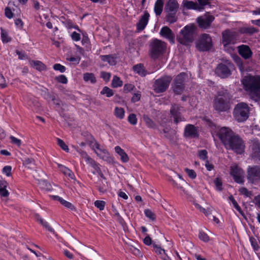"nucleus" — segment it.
Here are the masks:
<instances>
[{"mask_svg":"<svg viewBox=\"0 0 260 260\" xmlns=\"http://www.w3.org/2000/svg\"><path fill=\"white\" fill-rule=\"evenodd\" d=\"M217 135L227 149H231L239 154L244 152V141L231 128L222 127L218 131Z\"/></svg>","mask_w":260,"mask_h":260,"instance_id":"1","label":"nucleus"},{"mask_svg":"<svg viewBox=\"0 0 260 260\" xmlns=\"http://www.w3.org/2000/svg\"><path fill=\"white\" fill-rule=\"evenodd\" d=\"M243 84L255 101L260 99V76L248 75L243 79Z\"/></svg>","mask_w":260,"mask_h":260,"instance_id":"2","label":"nucleus"},{"mask_svg":"<svg viewBox=\"0 0 260 260\" xmlns=\"http://www.w3.org/2000/svg\"><path fill=\"white\" fill-rule=\"evenodd\" d=\"M232 95L227 90H222L217 92L213 101V107L216 111L224 112L231 108L232 103Z\"/></svg>","mask_w":260,"mask_h":260,"instance_id":"3","label":"nucleus"},{"mask_svg":"<svg viewBox=\"0 0 260 260\" xmlns=\"http://www.w3.org/2000/svg\"><path fill=\"white\" fill-rule=\"evenodd\" d=\"M167 48V43L160 40H152L149 45V55L154 60L162 57L166 53Z\"/></svg>","mask_w":260,"mask_h":260,"instance_id":"4","label":"nucleus"},{"mask_svg":"<svg viewBox=\"0 0 260 260\" xmlns=\"http://www.w3.org/2000/svg\"><path fill=\"white\" fill-rule=\"evenodd\" d=\"M179 8V4L177 0H168L165 7L166 13L165 19L169 23H174L177 21V12Z\"/></svg>","mask_w":260,"mask_h":260,"instance_id":"5","label":"nucleus"},{"mask_svg":"<svg viewBox=\"0 0 260 260\" xmlns=\"http://www.w3.org/2000/svg\"><path fill=\"white\" fill-rule=\"evenodd\" d=\"M196 27L192 25H186L177 36V41L181 44L187 45L194 40Z\"/></svg>","mask_w":260,"mask_h":260,"instance_id":"6","label":"nucleus"},{"mask_svg":"<svg viewBox=\"0 0 260 260\" xmlns=\"http://www.w3.org/2000/svg\"><path fill=\"white\" fill-rule=\"evenodd\" d=\"M249 107L245 103L237 104L233 111V116L235 119L239 122L246 121L249 117Z\"/></svg>","mask_w":260,"mask_h":260,"instance_id":"7","label":"nucleus"},{"mask_svg":"<svg viewBox=\"0 0 260 260\" xmlns=\"http://www.w3.org/2000/svg\"><path fill=\"white\" fill-rule=\"evenodd\" d=\"M196 47L200 52H207L213 47L212 40L209 34H202L196 41Z\"/></svg>","mask_w":260,"mask_h":260,"instance_id":"8","label":"nucleus"},{"mask_svg":"<svg viewBox=\"0 0 260 260\" xmlns=\"http://www.w3.org/2000/svg\"><path fill=\"white\" fill-rule=\"evenodd\" d=\"M234 68L233 63L229 60L219 63L215 70V74L221 78H226L232 74V69Z\"/></svg>","mask_w":260,"mask_h":260,"instance_id":"9","label":"nucleus"},{"mask_svg":"<svg viewBox=\"0 0 260 260\" xmlns=\"http://www.w3.org/2000/svg\"><path fill=\"white\" fill-rule=\"evenodd\" d=\"M172 80L170 76H163L156 79L153 85V90L157 93H162L167 90Z\"/></svg>","mask_w":260,"mask_h":260,"instance_id":"10","label":"nucleus"},{"mask_svg":"<svg viewBox=\"0 0 260 260\" xmlns=\"http://www.w3.org/2000/svg\"><path fill=\"white\" fill-rule=\"evenodd\" d=\"M183 108L176 104H172L170 108L171 117L173 118L174 123L177 125L179 122L186 121L185 118L182 115Z\"/></svg>","mask_w":260,"mask_h":260,"instance_id":"11","label":"nucleus"},{"mask_svg":"<svg viewBox=\"0 0 260 260\" xmlns=\"http://www.w3.org/2000/svg\"><path fill=\"white\" fill-rule=\"evenodd\" d=\"M185 74L181 73L178 75L174 79L173 85L174 92L177 94H180L184 89V80Z\"/></svg>","mask_w":260,"mask_h":260,"instance_id":"12","label":"nucleus"},{"mask_svg":"<svg viewBox=\"0 0 260 260\" xmlns=\"http://www.w3.org/2000/svg\"><path fill=\"white\" fill-rule=\"evenodd\" d=\"M214 17L208 12L204 15L199 17L197 19V21L199 26L201 28L206 29L210 27L211 24L214 21Z\"/></svg>","mask_w":260,"mask_h":260,"instance_id":"13","label":"nucleus"},{"mask_svg":"<svg viewBox=\"0 0 260 260\" xmlns=\"http://www.w3.org/2000/svg\"><path fill=\"white\" fill-rule=\"evenodd\" d=\"M250 148L251 149V158L260 163V142L257 139H253L250 141Z\"/></svg>","mask_w":260,"mask_h":260,"instance_id":"14","label":"nucleus"},{"mask_svg":"<svg viewBox=\"0 0 260 260\" xmlns=\"http://www.w3.org/2000/svg\"><path fill=\"white\" fill-rule=\"evenodd\" d=\"M91 140L90 144L92 145L95 153L102 159L107 160L109 156V154L106 149H102L100 148V145L96 142L92 136L90 135Z\"/></svg>","mask_w":260,"mask_h":260,"instance_id":"15","label":"nucleus"},{"mask_svg":"<svg viewBox=\"0 0 260 260\" xmlns=\"http://www.w3.org/2000/svg\"><path fill=\"white\" fill-rule=\"evenodd\" d=\"M247 179L251 183L260 180V167L249 166L247 169Z\"/></svg>","mask_w":260,"mask_h":260,"instance_id":"16","label":"nucleus"},{"mask_svg":"<svg viewBox=\"0 0 260 260\" xmlns=\"http://www.w3.org/2000/svg\"><path fill=\"white\" fill-rule=\"evenodd\" d=\"M230 174L237 183L242 184L244 182V172L241 168L236 165L232 166Z\"/></svg>","mask_w":260,"mask_h":260,"instance_id":"17","label":"nucleus"},{"mask_svg":"<svg viewBox=\"0 0 260 260\" xmlns=\"http://www.w3.org/2000/svg\"><path fill=\"white\" fill-rule=\"evenodd\" d=\"M222 43L224 46H226L231 43H234L236 38V32L226 29L222 32Z\"/></svg>","mask_w":260,"mask_h":260,"instance_id":"18","label":"nucleus"},{"mask_svg":"<svg viewBox=\"0 0 260 260\" xmlns=\"http://www.w3.org/2000/svg\"><path fill=\"white\" fill-rule=\"evenodd\" d=\"M199 136L197 127L192 124H187L184 128V136L185 138H196Z\"/></svg>","mask_w":260,"mask_h":260,"instance_id":"19","label":"nucleus"},{"mask_svg":"<svg viewBox=\"0 0 260 260\" xmlns=\"http://www.w3.org/2000/svg\"><path fill=\"white\" fill-rule=\"evenodd\" d=\"M159 34L161 37L168 39L171 43H174L175 35L169 27H162L160 29Z\"/></svg>","mask_w":260,"mask_h":260,"instance_id":"20","label":"nucleus"},{"mask_svg":"<svg viewBox=\"0 0 260 260\" xmlns=\"http://www.w3.org/2000/svg\"><path fill=\"white\" fill-rule=\"evenodd\" d=\"M77 151L80 154L81 157L82 158H84L86 162L89 164L93 168H94L95 170L99 169L98 165L93 159H92L87 155L85 151L79 148L77 149Z\"/></svg>","mask_w":260,"mask_h":260,"instance_id":"21","label":"nucleus"},{"mask_svg":"<svg viewBox=\"0 0 260 260\" xmlns=\"http://www.w3.org/2000/svg\"><path fill=\"white\" fill-rule=\"evenodd\" d=\"M238 48L239 54L244 59H249L251 57L252 52L248 46L242 45L239 46Z\"/></svg>","mask_w":260,"mask_h":260,"instance_id":"22","label":"nucleus"},{"mask_svg":"<svg viewBox=\"0 0 260 260\" xmlns=\"http://www.w3.org/2000/svg\"><path fill=\"white\" fill-rule=\"evenodd\" d=\"M170 181L172 182L174 187L182 190L185 194H188L187 191L185 190L184 188V186L187 185V183L183 179L177 180L170 179Z\"/></svg>","mask_w":260,"mask_h":260,"instance_id":"23","label":"nucleus"},{"mask_svg":"<svg viewBox=\"0 0 260 260\" xmlns=\"http://www.w3.org/2000/svg\"><path fill=\"white\" fill-rule=\"evenodd\" d=\"M149 17V14L145 11L144 15L141 16L139 22L137 23V28L139 30H142L144 29L147 23Z\"/></svg>","mask_w":260,"mask_h":260,"instance_id":"24","label":"nucleus"},{"mask_svg":"<svg viewBox=\"0 0 260 260\" xmlns=\"http://www.w3.org/2000/svg\"><path fill=\"white\" fill-rule=\"evenodd\" d=\"M153 247L156 253L160 256V257L164 260H171V259L166 253L165 250L162 249L155 244H153Z\"/></svg>","mask_w":260,"mask_h":260,"instance_id":"25","label":"nucleus"},{"mask_svg":"<svg viewBox=\"0 0 260 260\" xmlns=\"http://www.w3.org/2000/svg\"><path fill=\"white\" fill-rule=\"evenodd\" d=\"M115 151L120 156V159L122 162H126L128 161L129 157L127 154L120 146H116L115 147Z\"/></svg>","mask_w":260,"mask_h":260,"instance_id":"26","label":"nucleus"},{"mask_svg":"<svg viewBox=\"0 0 260 260\" xmlns=\"http://www.w3.org/2000/svg\"><path fill=\"white\" fill-rule=\"evenodd\" d=\"M134 71L142 77H144L147 74V71L145 69L144 65L142 63L137 64L133 67Z\"/></svg>","mask_w":260,"mask_h":260,"instance_id":"27","label":"nucleus"},{"mask_svg":"<svg viewBox=\"0 0 260 260\" xmlns=\"http://www.w3.org/2000/svg\"><path fill=\"white\" fill-rule=\"evenodd\" d=\"M164 2V0H156L155 3L154 10L157 16H159L162 12Z\"/></svg>","mask_w":260,"mask_h":260,"instance_id":"28","label":"nucleus"},{"mask_svg":"<svg viewBox=\"0 0 260 260\" xmlns=\"http://www.w3.org/2000/svg\"><path fill=\"white\" fill-rule=\"evenodd\" d=\"M58 168L59 169V170L66 176H68L71 179H74V174L72 172L71 170H70L68 168L66 167L65 166L58 164Z\"/></svg>","mask_w":260,"mask_h":260,"instance_id":"29","label":"nucleus"},{"mask_svg":"<svg viewBox=\"0 0 260 260\" xmlns=\"http://www.w3.org/2000/svg\"><path fill=\"white\" fill-rule=\"evenodd\" d=\"M182 5L183 7H186L187 9H193L200 11L198 4L197 3H194L192 1L183 0Z\"/></svg>","mask_w":260,"mask_h":260,"instance_id":"30","label":"nucleus"},{"mask_svg":"<svg viewBox=\"0 0 260 260\" xmlns=\"http://www.w3.org/2000/svg\"><path fill=\"white\" fill-rule=\"evenodd\" d=\"M30 65L34 68H36V70L42 71L46 70V66L41 61L39 60H31L30 61Z\"/></svg>","mask_w":260,"mask_h":260,"instance_id":"31","label":"nucleus"},{"mask_svg":"<svg viewBox=\"0 0 260 260\" xmlns=\"http://www.w3.org/2000/svg\"><path fill=\"white\" fill-rule=\"evenodd\" d=\"M240 31L242 34L252 35L258 31V29L254 27H243L240 28Z\"/></svg>","mask_w":260,"mask_h":260,"instance_id":"32","label":"nucleus"},{"mask_svg":"<svg viewBox=\"0 0 260 260\" xmlns=\"http://www.w3.org/2000/svg\"><path fill=\"white\" fill-rule=\"evenodd\" d=\"M101 58L103 61L108 62L110 65L113 66L116 63L115 58L111 55H101Z\"/></svg>","mask_w":260,"mask_h":260,"instance_id":"33","label":"nucleus"},{"mask_svg":"<svg viewBox=\"0 0 260 260\" xmlns=\"http://www.w3.org/2000/svg\"><path fill=\"white\" fill-rule=\"evenodd\" d=\"M143 119L145 122L146 125L149 127L152 128H155L156 127V124L153 122V121L150 118V117L147 115H143Z\"/></svg>","mask_w":260,"mask_h":260,"instance_id":"34","label":"nucleus"},{"mask_svg":"<svg viewBox=\"0 0 260 260\" xmlns=\"http://www.w3.org/2000/svg\"><path fill=\"white\" fill-rule=\"evenodd\" d=\"M114 113L115 116L120 119H122L124 117L125 111L122 108L115 107Z\"/></svg>","mask_w":260,"mask_h":260,"instance_id":"35","label":"nucleus"},{"mask_svg":"<svg viewBox=\"0 0 260 260\" xmlns=\"http://www.w3.org/2000/svg\"><path fill=\"white\" fill-rule=\"evenodd\" d=\"M83 79L85 81H90L91 83H95L96 81L94 75L93 73H86L83 75Z\"/></svg>","mask_w":260,"mask_h":260,"instance_id":"36","label":"nucleus"},{"mask_svg":"<svg viewBox=\"0 0 260 260\" xmlns=\"http://www.w3.org/2000/svg\"><path fill=\"white\" fill-rule=\"evenodd\" d=\"M100 93L102 95H106L107 98L111 97L114 94L113 90L107 86L104 87Z\"/></svg>","mask_w":260,"mask_h":260,"instance_id":"37","label":"nucleus"},{"mask_svg":"<svg viewBox=\"0 0 260 260\" xmlns=\"http://www.w3.org/2000/svg\"><path fill=\"white\" fill-rule=\"evenodd\" d=\"M229 200L232 202L233 206L234 207L238 210L239 213L244 217L245 215L243 211L242 210L241 207L239 206L237 201L235 200L233 196L232 195L229 197Z\"/></svg>","mask_w":260,"mask_h":260,"instance_id":"38","label":"nucleus"},{"mask_svg":"<svg viewBox=\"0 0 260 260\" xmlns=\"http://www.w3.org/2000/svg\"><path fill=\"white\" fill-rule=\"evenodd\" d=\"M112 86L114 88H117L118 87H121L122 85V81L120 79V78L115 76L113 77V79L111 83Z\"/></svg>","mask_w":260,"mask_h":260,"instance_id":"39","label":"nucleus"},{"mask_svg":"<svg viewBox=\"0 0 260 260\" xmlns=\"http://www.w3.org/2000/svg\"><path fill=\"white\" fill-rule=\"evenodd\" d=\"M234 60L238 67L240 71L243 72L245 71L244 67L243 66V62L241 58L238 56L236 55L234 57Z\"/></svg>","mask_w":260,"mask_h":260,"instance_id":"40","label":"nucleus"},{"mask_svg":"<svg viewBox=\"0 0 260 260\" xmlns=\"http://www.w3.org/2000/svg\"><path fill=\"white\" fill-rule=\"evenodd\" d=\"M234 60L238 67L240 71L243 72L245 71L244 67L243 66V62L241 58L238 56L236 55L234 57Z\"/></svg>","mask_w":260,"mask_h":260,"instance_id":"41","label":"nucleus"},{"mask_svg":"<svg viewBox=\"0 0 260 260\" xmlns=\"http://www.w3.org/2000/svg\"><path fill=\"white\" fill-rule=\"evenodd\" d=\"M234 60L238 67L240 71L243 72L245 71L244 67L243 66V62L241 58L238 56L236 55L234 57Z\"/></svg>","mask_w":260,"mask_h":260,"instance_id":"42","label":"nucleus"},{"mask_svg":"<svg viewBox=\"0 0 260 260\" xmlns=\"http://www.w3.org/2000/svg\"><path fill=\"white\" fill-rule=\"evenodd\" d=\"M1 38L3 43H8L11 41V38L8 36L7 31L3 28H1Z\"/></svg>","mask_w":260,"mask_h":260,"instance_id":"43","label":"nucleus"},{"mask_svg":"<svg viewBox=\"0 0 260 260\" xmlns=\"http://www.w3.org/2000/svg\"><path fill=\"white\" fill-rule=\"evenodd\" d=\"M211 0H198L199 5V7L200 10H202L204 9V7L207 5H210V1Z\"/></svg>","mask_w":260,"mask_h":260,"instance_id":"44","label":"nucleus"},{"mask_svg":"<svg viewBox=\"0 0 260 260\" xmlns=\"http://www.w3.org/2000/svg\"><path fill=\"white\" fill-rule=\"evenodd\" d=\"M23 164L28 168H32V166L34 165V160L32 158H25L23 161Z\"/></svg>","mask_w":260,"mask_h":260,"instance_id":"45","label":"nucleus"},{"mask_svg":"<svg viewBox=\"0 0 260 260\" xmlns=\"http://www.w3.org/2000/svg\"><path fill=\"white\" fill-rule=\"evenodd\" d=\"M57 144L60 146V147L65 151L66 152H68L69 149L68 146L65 144V143L60 139L57 138Z\"/></svg>","mask_w":260,"mask_h":260,"instance_id":"46","label":"nucleus"},{"mask_svg":"<svg viewBox=\"0 0 260 260\" xmlns=\"http://www.w3.org/2000/svg\"><path fill=\"white\" fill-rule=\"evenodd\" d=\"M40 185L41 186V187L43 188L44 189L50 191L52 190V186L50 183L47 182L46 181L43 180L40 183Z\"/></svg>","mask_w":260,"mask_h":260,"instance_id":"47","label":"nucleus"},{"mask_svg":"<svg viewBox=\"0 0 260 260\" xmlns=\"http://www.w3.org/2000/svg\"><path fill=\"white\" fill-rule=\"evenodd\" d=\"M128 121L132 125H136L137 123V118L136 114H130L128 117Z\"/></svg>","mask_w":260,"mask_h":260,"instance_id":"48","label":"nucleus"},{"mask_svg":"<svg viewBox=\"0 0 260 260\" xmlns=\"http://www.w3.org/2000/svg\"><path fill=\"white\" fill-rule=\"evenodd\" d=\"M55 79L59 83L67 84L68 82L67 78L63 75H60L55 77Z\"/></svg>","mask_w":260,"mask_h":260,"instance_id":"49","label":"nucleus"},{"mask_svg":"<svg viewBox=\"0 0 260 260\" xmlns=\"http://www.w3.org/2000/svg\"><path fill=\"white\" fill-rule=\"evenodd\" d=\"M184 170L189 178L191 179H194L196 178L197 174L193 170L185 168Z\"/></svg>","mask_w":260,"mask_h":260,"instance_id":"50","label":"nucleus"},{"mask_svg":"<svg viewBox=\"0 0 260 260\" xmlns=\"http://www.w3.org/2000/svg\"><path fill=\"white\" fill-rule=\"evenodd\" d=\"M53 68L55 71H58L60 73H64L66 71V67L59 63H56L53 65Z\"/></svg>","mask_w":260,"mask_h":260,"instance_id":"51","label":"nucleus"},{"mask_svg":"<svg viewBox=\"0 0 260 260\" xmlns=\"http://www.w3.org/2000/svg\"><path fill=\"white\" fill-rule=\"evenodd\" d=\"M145 214L146 216L152 220H154L155 219V215L153 212L151 211V210L149 209H146L144 211Z\"/></svg>","mask_w":260,"mask_h":260,"instance_id":"52","label":"nucleus"},{"mask_svg":"<svg viewBox=\"0 0 260 260\" xmlns=\"http://www.w3.org/2000/svg\"><path fill=\"white\" fill-rule=\"evenodd\" d=\"M106 203L103 201H96L94 202V205L100 210H103L105 206Z\"/></svg>","mask_w":260,"mask_h":260,"instance_id":"53","label":"nucleus"},{"mask_svg":"<svg viewBox=\"0 0 260 260\" xmlns=\"http://www.w3.org/2000/svg\"><path fill=\"white\" fill-rule=\"evenodd\" d=\"M199 237L200 238V240L205 242H208L209 241V236L207 235V234H206L205 232H200L199 233Z\"/></svg>","mask_w":260,"mask_h":260,"instance_id":"54","label":"nucleus"},{"mask_svg":"<svg viewBox=\"0 0 260 260\" xmlns=\"http://www.w3.org/2000/svg\"><path fill=\"white\" fill-rule=\"evenodd\" d=\"M63 206L66 207V208L70 209L72 210H75V207L73 205H72L71 203L65 201L64 200H62V201H61L60 203Z\"/></svg>","mask_w":260,"mask_h":260,"instance_id":"55","label":"nucleus"},{"mask_svg":"<svg viewBox=\"0 0 260 260\" xmlns=\"http://www.w3.org/2000/svg\"><path fill=\"white\" fill-rule=\"evenodd\" d=\"M214 183L217 188V189L220 191L222 190V181L220 179H219V178H216L214 181Z\"/></svg>","mask_w":260,"mask_h":260,"instance_id":"56","label":"nucleus"},{"mask_svg":"<svg viewBox=\"0 0 260 260\" xmlns=\"http://www.w3.org/2000/svg\"><path fill=\"white\" fill-rule=\"evenodd\" d=\"M239 192L242 194L245 195L246 197H250L252 195L251 191H249L245 187H241L239 190Z\"/></svg>","mask_w":260,"mask_h":260,"instance_id":"57","label":"nucleus"},{"mask_svg":"<svg viewBox=\"0 0 260 260\" xmlns=\"http://www.w3.org/2000/svg\"><path fill=\"white\" fill-rule=\"evenodd\" d=\"M207 151L206 150H201L199 151V157L203 160H205L207 158Z\"/></svg>","mask_w":260,"mask_h":260,"instance_id":"58","label":"nucleus"},{"mask_svg":"<svg viewBox=\"0 0 260 260\" xmlns=\"http://www.w3.org/2000/svg\"><path fill=\"white\" fill-rule=\"evenodd\" d=\"M10 139L11 140V143L16 145L18 146H20L21 144V141L20 139L15 138L14 136H10Z\"/></svg>","mask_w":260,"mask_h":260,"instance_id":"59","label":"nucleus"},{"mask_svg":"<svg viewBox=\"0 0 260 260\" xmlns=\"http://www.w3.org/2000/svg\"><path fill=\"white\" fill-rule=\"evenodd\" d=\"M135 88L134 85L132 84H126L123 87V90L125 92H128L132 90Z\"/></svg>","mask_w":260,"mask_h":260,"instance_id":"60","label":"nucleus"},{"mask_svg":"<svg viewBox=\"0 0 260 260\" xmlns=\"http://www.w3.org/2000/svg\"><path fill=\"white\" fill-rule=\"evenodd\" d=\"M12 168L11 166H6L4 167L3 171L6 174L7 176H10L11 175Z\"/></svg>","mask_w":260,"mask_h":260,"instance_id":"61","label":"nucleus"},{"mask_svg":"<svg viewBox=\"0 0 260 260\" xmlns=\"http://www.w3.org/2000/svg\"><path fill=\"white\" fill-rule=\"evenodd\" d=\"M250 241L254 249L255 250H257L259 248V246L257 244L255 239L253 237H251L250 238Z\"/></svg>","mask_w":260,"mask_h":260,"instance_id":"62","label":"nucleus"},{"mask_svg":"<svg viewBox=\"0 0 260 260\" xmlns=\"http://www.w3.org/2000/svg\"><path fill=\"white\" fill-rule=\"evenodd\" d=\"M71 38L75 41H79L81 39L80 35L76 31H74L72 34Z\"/></svg>","mask_w":260,"mask_h":260,"instance_id":"63","label":"nucleus"},{"mask_svg":"<svg viewBox=\"0 0 260 260\" xmlns=\"http://www.w3.org/2000/svg\"><path fill=\"white\" fill-rule=\"evenodd\" d=\"M253 203L260 209V195L254 197Z\"/></svg>","mask_w":260,"mask_h":260,"instance_id":"64","label":"nucleus"}]
</instances>
